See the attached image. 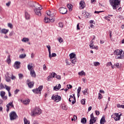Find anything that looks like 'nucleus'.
<instances>
[{"mask_svg":"<svg viewBox=\"0 0 124 124\" xmlns=\"http://www.w3.org/2000/svg\"><path fill=\"white\" fill-rule=\"evenodd\" d=\"M69 56L71 60H73V59H76V55H75V54L73 53L70 54Z\"/></svg>","mask_w":124,"mask_h":124,"instance_id":"nucleus-22","label":"nucleus"},{"mask_svg":"<svg viewBox=\"0 0 124 124\" xmlns=\"http://www.w3.org/2000/svg\"><path fill=\"white\" fill-rule=\"evenodd\" d=\"M81 124H86L87 123V119H86V118H85V117L82 118L81 120Z\"/></svg>","mask_w":124,"mask_h":124,"instance_id":"nucleus-25","label":"nucleus"},{"mask_svg":"<svg viewBox=\"0 0 124 124\" xmlns=\"http://www.w3.org/2000/svg\"><path fill=\"white\" fill-rule=\"evenodd\" d=\"M56 78H57V79H58V80H61V76L60 75H57L55 76Z\"/></svg>","mask_w":124,"mask_h":124,"instance_id":"nucleus-49","label":"nucleus"},{"mask_svg":"<svg viewBox=\"0 0 124 124\" xmlns=\"http://www.w3.org/2000/svg\"><path fill=\"white\" fill-rule=\"evenodd\" d=\"M58 41H59V42H60V43H62V42H63V39H62V37H59L58 39Z\"/></svg>","mask_w":124,"mask_h":124,"instance_id":"nucleus-39","label":"nucleus"},{"mask_svg":"<svg viewBox=\"0 0 124 124\" xmlns=\"http://www.w3.org/2000/svg\"><path fill=\"white\" fill-rule=\"evenodd\" d=\"M49 76H50L52 78H55L56 76H57V74L55 73L52 72L51 74H50Z\"/></svg>","mask_w":124,"mask_h":124,"instance_id":"nucleus-30","label":"nucleus"},{"mask_svg":"<svg viewBox=\"0 0 124 124\" xmlns=\"http://www.w3.org/2000/svg\"><path fill=\"white\" fill-rule=\"evenodd\" d=\"M95 114H96V116L99 115V114H100L99 111L95 110Z\"/></svg>","mask_w":124,"mask_h":124,"instance_id":"nucleus-59","label":"nucleus"},{"mask_svg":"<svg viewBox=\"0 0 124 124\" xmlns=\"http://www.w3.org/2000/svg\"><path fill=\"white\" fill-rule=\"evenodd\" d=\"M42 89H43V86L41 85L39 86L38 88L33 89L32 91L34 93L41 94V91H42Z\"/></svg>","mask_w":124,"mask_h":124,"instance_id":"nucleus-3","label":"nucleus"},{"mask_svg":"<svg viewBox=\"0 0 124 124\" xmlns=\"http://www.w3.org/2000/svg\"><path fill=\"white\" fill-rule=\"evenodd\" d=\"M77 92H78V97H79V96H80V94H79V93H80V92H81V87H78V88L77 90Z\"/></svg>","mask_w":124,"mask_h":124,"instance_id":"nucleus-32","label":"nucleus"},{"mask_svg":"<svg viewBox=\"0 0 124 124\" xmlns=\"http://www.w3.org/2000/svg\"><path fill=\"white\" fill-rule=\"evenodd\" d=\"M62 109L63 110H67V107L64 105H62Z\"/></svg>","mask_w":124,"mask_h":124,"instance_id":"nucleus-42","label":"nucleus"},{"mask_svg":"<svg viewBox=\"0 0 124 124\" xmlns=\"http://www.w3.org/2000/svg\"><path fill=\"white\" fill-rule=\"evenodd\" d=\"M61 88H62V85H61V84H59L58 86H56L53 88V90L54 91H59Z\"/></svg>","mask_w":124,"mask_h":124,"instance_id":"nucleus-19","label":"nucleus"},{"mask_svg":"<svg viewBox=\"0 0 124 124\" xmlns=\"http://www.w3.org/2000/svg\"><path fill=\"white\" fill-rule=\"evenodd\" d=\"M8 27H9V28H10V29H12V28H13L12 24L8 23Z\"/></svg>","mask_w":124,"mask_h":124,"instance_id":"nucleus-50","label":"nucleus"},{"mask_svg":"<svg viewBox=\"0 0 124 124\" xmlns=\"http://www.w3.org/2000/svg\"><path fill=\"white\" fill-rule=\"evenodd\" d=\"M28 70H32V63H31L28 65Z\"/></svg>","mask_w":124,"mask_h":124,"instance_id":"nucleus-24","label":"nucleus"},{"mask_svg":"<svg viewBox=\"0 0 124 124\" xmlns=\"http://www.w3.org/2000/svg\"><path fill=\"white\" fill-rule=\"evenodd\" d=\"M31 17L30 14L27 12L25 13V18L26 20H30V18Z\"/></svg>","mask_w":124,"mask_h":124,"instance_id":"nucleus-20","label":"nucleus"},{"mask_svg":"<svg viewBox=\"0 0 124 124\" xmlns=\"http://www.w3.org/2000/svg\"><path fill=\"white\" fill-rule=\"evenodd\" d=\"M114 66L117 67V68H121L119 63H116L114 64Z\"/></svg>","mask_w":124,"mask_h":124,"instance_id":"nucleus-40","label":"nucleus"},{"mask_svg":"<svg viewBox=\"0 0 124 124\" xmlns=\"http://www.w3.org/2000/svg\"><path fill=\"white\" fill-rule=\"evenodd\" d=\"M59 27H60V28H62V27H63V24L62 22H60L59 23Z\"/></svg>","mask_w":124,"mask_h":124,"instance_id":"nucleus-53","label":"nucleus"},{"mask_svg":"<svg viewBox=\"0 0 124 124\" xmlns=\"http://www.w3.org/2000/svg\"><path fill=\"white\" fill-rule=\"evenodd\" d=\"M86 13H87V11H82V15L83 16H84V17H86Z\"/></svg>","mask_w":124,"mask_h":124,"instance_id":"nucleus-46","label":"nucleus"},{"mask_svg":"<svg viewBox=\"0 0 124 124\" xmlns=\"http://www.w3.org/2000/svg\"><path fill=\"white\" fill-rule=\"evenodd\" d=\"M59 11L61 14H63V15L66 14V13H67V9L64 7L60 8Z\"/></svg>","mask_w":124,"mask_h":124,"instance_id":"nucleus-10","label":"nucleus"},{"mask_svg":"<svg viewBox=\"0 0 124 124\" xmlns=\"http://www.w3.org/2000/svg\"><path fill=\"white\" fill-rule=\"evenodd\" d=\"M19 92H20V90L19 89H16L14 93H15V94H17V93H19Z\"/></svg>","mask_w":124,"mask_h":124,"instance_id":"nucleus-48","label":"nucleus"},{"mask_svg":"<svg viewBox=\"0 0 124 124\" xmlns=\"http://www.w3.org/2000/svg\"><path fill=\"white\" fill-rule=\"evenodd\" d=\"M91 119L90 120L89 124H93L94 123L96 122V120H95V117L93 116V113H92L90 115Z\"/></svg>","mask_w":124,"mask_h":124,"instance_id":"nucleus-8","label":"nucleus"},{"mask_svg":"<svg viewBox=\"0 0 124 124\" xmlns=\"http://www.w3.org/2000/svg\"><path fill=\"white\" fill-rule=\"evenodd\" d=\"M26 54H21L19 55V59H24L26 57Z\"/></svg>","mask_w":124,"mask_h":124,"instance_id":"nucleus-38","label":"nucleus"},{"mask_svg":"<svg viewBox=\"0 0 124 124\" xmlns=\"http://www.w3.org/2000/svg\"><path fill=\"white\" fill-rule=\"evenodd\" d=\"M123 54V50H120L119 49L115 50L114 52V54L117 56L121 55Z\"/></svg>","mask_w":124,"mask_h":124,"instance_id":"nucleus-15","label":"nucleus"},{"mask_svg":"<svg viewBox=\"0 0 124 124\" xmlns=\"http://www.w3.org/2000/svg\"><path fill=\"white\" fill-rule=\"evenodd\" d=\"M51 99L53 100H55V102H59V101H61L62 100V97L61 96H59L58 95H53Z\"/></svg>","mask_w":124,"mask_h":124,"instance_id":"nucleus-5","label":"nucleus"},{"mask_svg":"<svg viewBox=\"0 0 124 124\" xmlns=\"http://www.w3.org/2000/svg\"><path fill=\"white\" fill-rule=\"evenodd\" d=\"M93 41H91L90 42V44L89 45L91 49H95L96 50H98V46H95L94 45H93Z\"/></svg>","mask_w":124,"mask_h":124,"instance_id":"nucleus-13","label":"nucleus"},{"mask_svg":"<svg viewBox=\"0 0 124 124\" xmlns=\"http://www.w3.org/2000/svg\"><path fill=\"white\" fill-rule=\"evenodd\" d=\"M20 64H21V62L19 61H16L15 62L14 67L16 69H19L20 68Z\"/></svg>","mask_w":124,"mask_h":124,"instance_id":"nucleus-11","label":"nucleus"},{"mask_svg":"<svg viewBox=\"0 0 124 124\" xmlns=\"http://www.w3.org/2000/svg\"><path fill=\"white\" fill-rule=\"evenodd\" d=\"M121 116H122V114L119 115V113H115L114 115H111V118H114L115 121H120Z\"/></svg>","mask_w":124,"mask_h":124,"instance_id":"nucleus-7","label":"nucleus"},{"mask_svg":"<svg viewBox=\"0 0 124 124\" xmlns=\"http://www.w3.org/2000/svg\"><path fill=\"white\" fill-rule=\"evenodd\" d=\"M18 117L15 111H12L10 113V119L11 121L16 120V118Z\"/></svg>","mask_w":124,"mask_h":124,"instance_id":"nucleus-4","label":"nucleus"},{"mask_svg":"<svg viewBox=\"0 0 124 124\" xmlns=\"http://www.w3.org/2000/svg\"><path fill=\"white\" fill-rule=\"evenodd\" d=\"M67 7H68V8H69V9H71V8H72L73 7L71 4H67Z\"/></svg>","mask_w":124,"mask_h":124,"instance_id":"nucleus-47","label":"nucleus"},{"mask_svg":"<svg viewBox=\"0 0 124 124\" xmlns=\"http://www.w3.org/2000/svg\"><path fill=\"white\" fill-rule=\"evenodd\" d=\"M78 74H79L80 76H83V75L86 76V73H85L84 71H81V72H78Z\"/></svg>","mask_w":124,"mask_h":124,"instance_id":"nucleus-26","label":"nucleus"},{"mask_svg":"<svg viewBox=\"0 0 124 124\" xmlns=\"http://www.w3.org/2000/svg\"><path fill=\"white\" fill-rule=\"evenodd\" d=\"M0 95L1 97H3V96H4V95H5V92L1 91L0 92Z\"/></svg>","mask_w":124,"mask_h":124,"instance_id":"nucleus-31","label":"nucleus"},{"mask_svg":"<svg viewBox=\"0 0 124 124\" xmlns=\"http://www.w3.org/2000/svg\"><path fill=\"white\" fill-rule=\"evenodd\" d=\"M10 4H11V1H9L8 3H6V5L7 6H10Z\"/></svg>","mask_w":124,"mask_h":124,"instance_id":"nucleus-63","label":"nucleus"},{"mask_svg":"<svg viewBox=\"0 0 124 124\" xmlns=\"http://www.w3.org/2000/svg\"><path fill=\"white\" fill-rule=\"evenodd\" d=\"M22 41H23V42H27H27L30 41V39H29V38H23L22 39Z\"/></svg>","mask_w":124,"mask_h":124,"instance_id":"nucleus-34","label":"nucleus"},{"mask_svg":"<svg viewBox=\"0 0 124 124\" xmlns=\"http://www.w3.org/2000/svg\"><path fill=\"white\" fill-rule=\"evenodd\" d=\"M89 16H90V14L86 12L85 17H87V18H89Z\"/></svg>","mask_w":124,"mask_h":124,"instance_id":"nucleus-64","label":"nucleus"},{"mask_svg":"<svg viewBox=\"0 0 124 124\" xmlns=\"http://www.w3.org/2000/svg\"><path fill=\"white\" fill-rule=\"evenodd\" d=\"M24 124H30V121L28 120V119H27V118H26L25 117L24 118Z\"/></svg>","mask_w":124,"mask_h":124,"instance_id":"nucleus-29","label":"nucleus"},{"mask_svg":"<svg viewBox=\"0 0 124 124\" xmlns=\"http://www.w3.org/2000/svg\"><path fill=\"white\" fill-rule=\"evenodd\" d=\"M27 84L28 85L29 88H30V89H31V88H33L34 82L33 81L30 82L28 83Z\"/></svg>","mask_w":124,"mask_h":124,"instance_id":"nucleus-18","label":"nucleus"},{"mask_svg":"<svg viewBox=\"0 0 124 124\" xmlns=\"http://www.w3.org/2000/svg\"><path fill=\"white\" fill-rule=\"evenodd\" d=\"M23 104H29V103H30V100H26L23 101Z\"/></svg>","mask_w":124,"mask_h":124,"instance_id":"nucleus-36","label":"nucleus"},{"mask_svg":"<svg viewBox=\"0 0 124 124\" xmlns=\"http://www.w3.org/2000/svg\"><path fill=\"white\" fill-rule=\"evenodd\" d=\"M51 79H52V78L51 77V76H48L47 77V80L48 81H51Z\"/></svg>","mask_w":124,"mask_h":124,"instance_id":"nucleus-52","label":"nucleus"},{"mask_svg":"<svg viewBox=\"0 0 124 124\" xmlns=\"http://www.w3.org/2000/svg\"><path fill=\"white\" fill-rule=\"evenodd\" d=\"M41 113V109H40V108H39L36 107L32 110L31 115L32 116V117H34L36 116V115H40Z\"/></svg>","mask_w":124,"mask_h":124,"instance_id":"nucleus-2","label":"nucleus"},{"mask_svg":"<svg viewBox=\"0 0 124 124\" xmlns=\"http://www.w3.org/2000/svg\"><path fill=\"white\" fill-rule=\"evenodd\" d=\"M9 31V30L8 29H2L0 28V33H3L4 34H6L7 32Z\"/></svg>","mask_w":124,"mask_h":124,"instance_id":"nucleus-14","label":"nucleus"},{"mask_svg":"<svg viewBox=\"0 0 124 124\" xmlns=\"http://www.w3.org/2000/svg\"><path fill=\"white\" fill-rule=\"evenodd\" d=\"M89 90L88 89H85L84 91H82V93L84 95L89 94V92H88V91Z\"/></svg>","mask_w":124,"mask_h":124,"instance_id":"nucleus-27","label":"nucleus"},{"mask_svg":"<svg viewBox=\"0 0 124 124\" xmlns=\"http://www.w3.org/2000/svg\"><path fill=\"white\" fill-rule=\"evenodd\" d=\"M71 98H73V96L71 95H70V98L69 99V102H71V101H72Z\"/></svg>","mask_w":124,"mask_h":124,"instance_id":"nucleus-61","label":"nucleus"},{"mask_svg":"<svg viewBox=\"0 0 124 124\" xmlns=\"http://www.w3.org/2000/svg\"><path fill=\"white\" fill-rule=\"evenodd\" d=\"M71 62L72 63L75 64V63H76V62H77V60H76V58H75L74 59H71Z\"/></svg>","mask_w":124,"mask_h":124,"instance_id":"nucleus-33","label":"nucleus"},{"mask_svg":"<svg viewBox=\"0 0 124 124\" xmlns=\"http://www.w3.org/2000/svg\"><path fill=\"white\" fill-rule=\"evenodd\" d=\"M104 123H106V120H105V116H103L100 120V124H104Z\"/></svg>","mask_w":124,"mask_h":124,"instance_id":"nucleus-21","label":"nucleus"},{"mask_svg":"<svg viewBox=\"0 0 124 124\" xmlns=\"http://www.w3.org/2000/svg\"><path fill=\"white\" fill-rule=\"evenodd\" d=\"M109 4L115 10L121 4V0H109Z\"/></svg>","mask_w":124,"mask_h":124,"instance_id":"nucleus-1","label":"nucleus"},{"mask_svg":"<svg viewBox=\"0 0 124 124\" xmlns=\"http://www.w3.org/2000/svg\"><path fill=\"white\" fill-rule=\"evenodd\" d=\"M45 23H49V22H51L52 23L55 22V19H54V17H45Z\"/></svg>","mask_w":124,"mask_h":124,"instance_id":"nucleus-9","label":"nucleus"},{"mask_svg":"<svg viewBox=\"0 0 124 124\" xmlns=\"http://www.w3.org/2000/svg\"><path fill=\"white\" fill-rule=\"evenodd\" d=\"M118 108H123L124 109V105H120V104L117 105Z\"/></svg>","mask_w":124,"mask_h":124,"instance_id":"nucleus-43","label":"nucleus"},{"mask_svg":"<svg viewBox=\"0 0 124 124\" xmlns=\"http://www.w3.org/2000/svg\"><path fill=\"white\" fill-rule=\"evenodd\" d=\"M43 68L45 71H46V70L47 69V67L46 66V65H45V64L43 65Z\"/></svg>","mask_w":124,"mask_h":124,"instance_id":"nucleus-51","label":"nucleus"},{"mask_svg":"<svg viewBox=\"0 0 124 124\" xmlns=\"http://www.w3.org/2000/svg\"><path fill=\"white\" fill-rule=\"evenodd\" d=\"M6 82H10V81H11V80H10V78L6 77Z\"/></svg>","mask_w":124,"mask_h":124,"instance_id":"nucleus-44","label":"nucleus"},{"mask_svg":"<svg viewBox=\"0 0 124 124\" xmlns=\"http://www.w3.org/2000/svg\"><path fill=\"white\" fill-rule=\"evenodd\" d=\"M7 62L9 64L11 62V59H10V55H9L7 57Z\"/></svg>","mask_w":124,"mask_h":124,"instance_id":"nucleus-28","label":"nucleus"},{"mask_svg":"<svg viewBox=\"0 0 124 124\" xmlns=\"http://www.w3.org/2000/svg\"><path fill=\"white\" fill-rule=\"evenodd\" d=\"M46 14H47V15L49 16V17H50L51 18H54V14H52L51 11H48V12L46 13Z\"/></svg>","mask_w":124,"mask_h":124,"instance_id":"nucleus-23","label":"nucleus"},{"mask_svg":"<svg viewBox=\"0 0 124 124\" xmlns=\"http://www.w3.org/2000/svg\"><path fill=\"white\" fill-rule=\"evenodd\" d=\"M5 89L8 92H10V87L9 86H8L6 85H5Z\"/></svg>","mask_w":124,"mask_h":124,"instance_id":"nucleus-37","label":"nucleus"},{"mask_svg":"<svg viewBox=\"0 0 124 124\" xmlns=\"http://www.w3.org/2000/svg\"><path fill=\"white\" fill-rule=\"evenodd\" d=\"M67 88H68V89L69 90V89H72V86L71 85H67Z\"/></svg>","mask_w":124,"mask_h":124,"instance_id":"nucleus-54","label":"nucleus"},{"mask_svg":"<svg viewBox=\"0 0 124 124\" xmlns=\"http://www.w3.org/2000/svg\"><path fill=\"white\" fill-rule=\"evenodd\" d=\"M1 98L2 99H4V100H6V99H7V96H3Z\"/></svg>","mask_w":124,"mask_h":124,"instance_id":"nucleus-60","label":"nucleus"},{"mask_svg":"<svg viewBox=\"0 0 124 124\" xmlns=\"http://www.w3.org/2000/svg\"><path fill=\"white\" fill-rule=\"evenodd\" d=\"M109 18H110V17H109V16L105 17V19H106V20H108V22H110V19H108Z\"/></svg>","mask_w":124,"mask_h":124,"instance_id":"nucleus-58","label":"nucleus"},{"mask_svg":"<svg viewBox=\"0 0 124 124\" xmlns=\"http://www.w3.org/2000/svg\"><path fill=\"white\" fill-rule=\"evenodd\" d=\"M98 99H101V98H102V94H101V93H98Z\"/></svg>","mask_w":124,"mask_h":124,"instance_id":"nucleus-45","label":"nucleus"},{"mask_svg":"<svg viewBox=\"0 0 124 124\" xmlns=\"http://www.w3.org/2000/svg\"><path fill=\"white\" fill-rule=\"evenodd\" d=\"M116 59H117V60H119L120 59H123V56H122V55H120V56L116 57Z\"/></svg>","mask_w":124,"mask_h":124,"instance_id":"nucleus-62","label":"nucleus"},{"mask_svg":"<svg viewBox=\"0 0 124 124\" xmlns=\"http://www.w3.org/2000/svg\"><path fill=\"white\" fill-rule=\"evenodd\" d=\"M80 102L81 104H83V105H85L86 104V99H82L81 100Z\"/></svg>","mask_w":124,"mask_h":124,"instance_id":"nucleus-35","label":"nucleus"},{"mask_svg":"<svg viewBox=\"0 0 124 124\" xmlns=\"http://www.w3.org/2000/svg\"><path fill=\"white\" fill-rule=\"evenodd\" d=\"M41 9H42V7H38V8H35L34 10V13L38 16H40L41 15Z\"/></svg>","mask_w":124,"mask_h":124,"instance_id":"nucleus-6","label":"nucleus"},{"mask_svg":"<svg viewBox=\"0 0 124 124\" xmlns=\"http://www.w3.org/2000/svg\"><path fill=\"white\" fill-rule=\"evenodd\" d=\"M54 57H57V54L55 53H52L51 58H54Z\"/></svg>","mask_w":124,"mask_h":124,"instance_id":"nucleus-56","label":"nucleus"},{"mask_svg":"<svg viewBox=\"0 0 124 124\" xmlns=\"http://www.w3.org/2000/svg\"><path fill=\"white\" fill-rule=\"evenodd\" d=\"M30 74L32 77H34V78H35L36 77V75L35 74V72H34V70H31L30 71Z\"/></svg>","mask_w":124,"mask_h":124,"instance_id":"nucleus-17","label":"nucleus"},{"mask_svg":"<svg viewBox=\"0 0 124 124\" xmlns=\"http://www.w3.org/2000/svg\"><path fill=\"white\" fill-rule=\"evenodd\" d=\"M18 76H19V79H22V78H23V74H19Z\"/></svg>","mask_w":124,"mask_h":124,"instance_id":"nucleus-57","label":"nucleus"},{"mask_svg":"<svg viewBox=\"0 0 124 124\" xmlns=\"http://www.w3.org/2000/svg\"><path fill=\"white\" fill-rule=\"evenodd\" d=\"M93 64L94 66H97L100 65V63H99V62H93Z\"/></svg>","mask_w":124,"mask_h":124,"instance_id":"nucleus-41","label":"nucleus"},{"mask_svg":"<svg viewBox=\"0 0 124 124\" xmlns=\"http://www.w3.org/2000/svg\"><path fill=\"white\" fill-rule=\"evenodd\" d=\"M75 118H76V119H77V116H76V115H74V118H72L71 119V121H72V122H73V121H75Z\"/></svg>","mask_w":124,"mask_h":124,"instance_id":"nucleus-55","label":"nucleus"},{"mask_svg":"<svg viewBox=\"0 0 124 124\" xmlns=\"http://www.w3.org/2000/svg\"><path fill=\"white\" fill-rule=\"evenodd\" d=\"M79 7L80 9H84L86 7V3H85V1L81 0L79 2Z\"/></svg>","mask_w":124,"mask_h":124,"instance_id":"nucleus-12","label":"nucleus"},{"mask_svg":"<svg viewBox=\"0 0 124 124\" xmlns=\"http://www.w3.org/2000/svg\"><path fill=\"white\" fill-rule=\"evenodd\" d=\"M46 47L47 48L48 50V53H49V58L51 59L52 58V55L51 54V46L50 45L46 46Z\"/></svg>","mask_w":124,"mask_h":124,"instance_id":"nucleus-16","label":"nucleus"}]
</instances>
